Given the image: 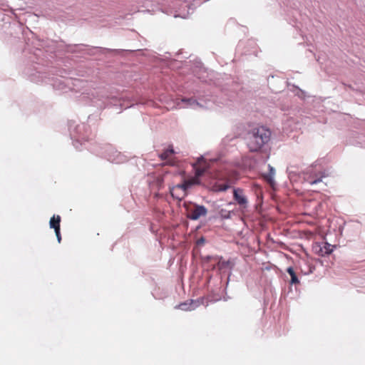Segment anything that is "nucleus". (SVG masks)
Instances as JSON below:
<instances>
[{
	"label": "nucleus",
	"instance_id": "5",
	"mask_svg": "<svg viewBox=\"0 0 365 365\" xmlns=\"http://www.w3.org/2000/svg\"><path fill=\"white\" fill-rule=\"evenodd\" d=\"M231 180L228 178L219 180L212 185V190L214 192H224L231 187Z\"/></svg>",
	"mask_w": 365,
	"mask_h": 365
},
{
	"label": "nucleus",
	"instance_id": "6",
	"mask_svg": "<svg viewBox=\"0 0 365 365\" xmlns=\"http://www.w3.org/2000/svg\"><path fill=\"white\" fill-rule=\"evenodd\" d=\"M332 251L331 245L327 242H324L322 245L316 247V252L322 257L331 254Z\"/></svg>",
	"mask_w": 365,
	"mask_h": 365
},
{
	"label": "nucleus",
	"instance_id": "1",
	"mask_svg": "<svg viewBox=\"0 0 365 365\" xmlns=\"http://www.w3.org/2000/svg\"><path fill=\"white\" fill-rule=\"evenodd\" d=\"M209 168L210 163L203 157L198 158L197 162L193 164V168L195 172V176L185 180L182 184L173 187L170 190L171 195L176 199L181 200L186 195V190L188 188L192 185L200 183V177L204 175Z\"/></svg>",
	"mask_w": 365,
	"mask_h": 365
},
{
	"label": "nucleus",
	"instance_id": "7",
	"mask_svg": "<svg viewBox=\"0 0 365 365\" xmlns=\"http://www.w3.org/2000/svg\"><path fill=\"white\" fill-rule=\"evenodd\" d=\"M325 177L322 173H315L314 175H308L304 177V180L311 185L317 184L322 180V178Z\"/></svg>",
	"mask_w": 365,
	"mask_h": 365
},
{
	"label": "nucleus",
	"instance_id": "13",
	"mask_svg": "<svg viewBox=\"0 0 365 365\" xmlns=\"http://www.w3.org/2000/svg\"><path fill=\"white\" fill-rule=\"evenodd\" d=\"M182 101L187 102L190 106H194V105L198 106L199 105V103L193 98H188V99L183 98V99H182Z\"/></svg>",
	"mask_w": 365,
	"mask_h": 365
},
{
	"label": "nucleus",
	"instance_id": "14",
	"mask_svg": "<svg viewBox=\"0 0 365 365\" xmlns=\"http://www.w3.org/2000/svg\"><path fill=\"white\" fill-rule=\"evenodd\" d=\"M179 308H180V309H182V310H185V311H186V310H189V309L190 310V309H190V308H188V307H187V304L186 303L180 304L179 305Z\"/></svg>",
	"mask_w": 365,
	"mask_h": 365
},
{
	"label": "nucleus",
	"instance_id": "12",
	"mask_svg": "<svg viewBox=\"0 0 365 365\" xmlns=\"http://www.w3.org/2000/svg\"><path fill=\"white\" fill-rule=\"evenodd\" d=\"M273 175H274V169L272 168H270V173L268 175H266L264 176V178L266 180L272 185L274 181H273Z\"/></svg>",
	"mask_w": 365,
	"mask_h": 365
},
{
	"label": "nucleus",
	"instance_id": "10",
	"mask_svg": "<svg viewBox=\"0 0 365 365\" xmlns=\"http://www.w3.org/2000/svg\"><path fill=\"white\" fill-rule=\"evenodd\" d=\"M287 272L289 273V274L291 277V284H297L299 283V280L298 279L296 273L294 270V269L291 267H288L287 269Z\"/></svg>",
	"mask_w": 365,
	"mask_h": 365
},
{
	"label": "nucleus",
	"instance_id": "2",
	"mask_svg": "<svg viewBox=\"0 0 365 365\" xmlns=\"http://www.w3.org/2000/svg\"><path fill=\"white\" fill-rule=\"evenodd\" d=\"M271 136V131L264 126L253 128L248 133L247 146L250 152H259L267 144Z\"/></svg>",
	"mask_w": 365,
	"mask_h": 365
},
{
	"label": "nucleus",
	"instance_id": "4",
	"mask_svg": "<svg viewBox=\"0 0 365 365\" xmlns=\"http://www.w3.org/2000/svg\"><path fill=\"white\" fill-rule=\"evenodd\" d=\"M233 198L236 202L242 207H246L248 203L247 198L244 194V191L241 188H235L233 190Z\"/></svg>",
	"mask_w": 365,
	"mask_h": 365
},
{
	"label": "nucleus",
	"instance_id": "11",
	"mask_svg": "<svg viewBox=\"0 0 365 365\" xmlns=\"http://www.w3.org/2000/svg\"><path fill=\"white\" fill-rule=\"evenodd\" d=\"M174 153V150L172 147L165 150L163 153L160 155V158L163 160L168 159V158Z\"/></svg>",
	"mask_w": 365,
	"mask_h": 365
},
{
	"label": "nucleus",
	"instance_id": "8",
	"mask_svg": "<svg viewBox=\"0 0 365 365\" xmlns=\"http://www.w3.org/2000/svg\"><path fill=\"white\" fill-rule=\"evenodd\" d=\"M61 217L59 215L53 216L51 218L49 225L51 228H53L54 230H60Z\"/></svg>",
	"mask_w": 365,
	"mask_h": 365
},
{
	"label": "nucleus",
	"instance_id": "3",
	"mask_svg": "<svg viewBox=\"0 0 365 365\" xmlns=\"http://www.w3.org/2000/svg\"><path fill=\"white\" fill-rule=\"evenodd\" d=\"M187 212V217L191 220H196L202 216H205L207 210L203 205H195L193 207L189 208Z\"/></svg>",
	"mask_w": 365,
	"mask_h": 365
},
{
	"label": "nucleus",
	"instance_id": "9",
	"mask_svg": "<svg viewBox=\"0 0 365 365\" xmlns=\"http://www.w3.org/2000/svg\"><path fill=\"white\" fill-rule=\"evenodd\" d=\"M230 267L231 262L229 260L226 261L222 258L218 261L217 264V268L220 271Z\"/></svg>",
	"mask_w": 365,
	"mask_h": 365
},
{
	"label": "nucleus",
	"instance_id": "16",
	"mask_svg": "<svg viewBox=\"0 0 365 365\" xmlns=\"http://www.w3.org/2000/svg\"><path fill=\"white\" fill-rule=\"evenodd\" d=\"M205 239L203 237H201L200 239H199L197 240V244L198 245H203L205 243Z\"/></svg>",
	"mask_w": 365,
	"mask_h": 365
},
{
	"label": "nucleus",
	"instance_id": "15",
	"mask_svg": "<svg viewBox=\"0 0 365 365\" xmlns=\"http://www.w3.org/2000/svg\"><path fill=\"white\" fill-rule=\"evenodd\" d=\"M54 231H55V233H56L58 242L60 243L61 241V233H60V230H58V232H57V230H56Z\"/></svg>",
	"mask_w": 365,
	"mask_h": 365
}]
</instances>
